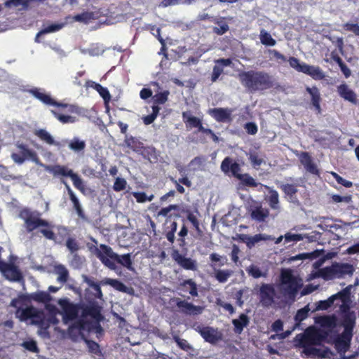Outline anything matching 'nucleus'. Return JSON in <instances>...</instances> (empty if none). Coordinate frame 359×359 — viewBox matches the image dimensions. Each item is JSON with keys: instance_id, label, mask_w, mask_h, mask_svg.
I'll use <instances>...</instances> for the list:
<instances>
[{"instance_id": "nucleus-50", "label": "nucleus", "mask_w": 359, "mask_h": 359, "mask_svg": "<svg viewBox=\"0 0 359 359\" xmlns=\"http://www.w3.org/2000/svg\"><path fill=\"white\" fill-rule=\"evenodd\" d=\"M247 271L248 274L252 276L254 278H259L260 277H266V273H263L260 269L254 264H251L248 269Z\"/></svg>"}, {"instance_id": "nucleus-24", "label": "nucleus", "mask_w": 359, "mask_h": 359, "mask_svg": "<svg viewBox=\"0 0 359 359\" xmlns=\"http://www.w3.org/2000/svg\"><path fill=\"white\" fill-rule=\"evenodd\" d=\"M46 170L54 177H71L74 173L73 170L68 168L65 165H47Z\"/></svg>"}, {"instance_id": "nucleus-36", "label": "nucleus", "mask_w": 359, "mask_h": 359, "mask_svg": "<svg viewBox=\"0 0 359 359\" xmlns=\"http://www.w3.org/2000/svg\"><path fill=\"white\" fill-rule=\"evenodd\" d=\"M267 189H269V196L267 198V202L269 203V206L272 209H277L278 208V203H279V195L276 190L272 189L269 188V187H266Z\"/></svg>"}, {"instance_id": "nucleus-54", "label": "nucleus", "mask_w": 359, "mask_h": 359, "mask_svg": "<svg viewBox=\"0 0 359 359\" xmlns=\"http://www.w3.org/2000/svg\"><path fill=\"white\" fill-rule=\"evenodd\" d=\"M249 160L255 168H258L259 166L264 163V158L260 156L257 153H251L249 156Z\"/></svg>"}, {"instance_id": "nucleus-60", "label": "nucleus", "mask_w": 359, "mask_h": 359, "mask_svg": "<svg viewBox=\"0 0 359 359\" xmlns=\"http://www.w3.org/2000/svg\"><path fill=\"white\" fill-rule=\"evenodd\" d=\"M86 283L95 291V296L98 299H102V292L100 284L90 279H87Z\"/></svg>"}, {"instance_id": "nucleus-33", "label": "nucleus", "mask_w": 359, "mask_h": 359, "mask_svg": "<svg viewBox=\"0 0 359 359\" xmlns=\"http://www.w3.org/2000/svg\"><path fill=\"white\" fill-rule=\"evenodd\" d=\"M298 185L297 184H282L279 186V188L282 190V191L287 196L290 197V199H292L295 197L296 194L298 191L297 189Z\"/></svg>"}, {"instance_id": "nucleus-13", "label": "nucleus", "mask_w": 359, "mask_h": 359, "mask_svg": "<svg viewBox=\"0 0 359 359\" xmlns=\"http://www.w3.org/2000/svg\"><path fill=\"white\" fill-rule=\"evenodd\" d=\"M177 288L180 291L179 294L183 297H186L187 294L193 298L198 297V285L191 278L180 282Z\"/></svg>"}, {"instance_id": "nucleus-45", "label": "nucleus", "mask_w": 359, "mask_h": 359, "mask_svg": "<svg viewBox=\"0 0 359 359\" xmlns=\"http://www.w3.org/2000/svg\"><path fill=\"white\" fill-rule=\"evenodd\" d=\"M168 95H169L168 90H164L163 92H160V93L155 94L152 97V100H153V102H154L153 105L158 106L159 104H165L168 101Z\"/></svg>"}, {"instance_id": "nucleus-11", "label": "nucleus", "mask_w": 359, "mask_h": 359, "mask_svg": "<svg viewBox=\"0 0 359 359\" xmlns=\"http://www.w3.org/2000/svg\"><path fill=\"white\" fill-rule=\"evenodd\" d=\"M276 291L271 284L263 283L259 288L260 302L264 307H269L274 303Z\"/></svg>"}, {"instance_id": "nucleus-8", "label": "nucleus", "mask_w": 359, "mask_h": 359, "mask_svg": "<svg viewBox=\"0 0 359 359\" xmlns=\"http://www.w3.org/2000/svg\"><path fill=\"white\" fill-rule=\"evenodd\" d=\"M189 299H190V297H187V299H184L180 298L174 299L178 311L186 316H198L201 314L204 308L201 306L194 305L193 303L188 302Z\"/></svg>"}, {"instance_id": "nucleus-23", "label": "nucleus", "mask_w": 359, "mask_h": 359, "mask_svg": "<svg viewBox=\"0 0 359 359\" xmlns=\"http://www.w3.org/2000/svg\"><path fill=\"white\" fill-rule=\"evenodd\" d=\"M301 72L310 76L315 80H322L325 78V74L319 67L303 63L300 69Z\"/></svg>"}, {"instance_id": "nucleus-25", "label": "nucleus", "mask_w": 359, "mask_h": 359, "mask_svg": "<svg viewBox=\"0 0 359 359\" xmlns=\"http://www.w3.org/2000/svg\"><path fill=\"white\" fill-rule=\"evenodd\" d=\"M0 271L4 273H9L11 276V280L19 281L22 279L20 271L13 264H8L0 259Z\"/></svg>"}, {"instance_id": "nucleus-41", "label": "nucleus", "mask_w": 359, "mask_h": 359, "mask_svg": "<svg viewBox=\"0 0 359 359\" xmlns=\"http://www.w3.org/2000/svg\"><path fill=\"white\" fill-rule=\"evenodd\" d=\"M76 22L88 23L91 20L95 19V14L92 11H85L79 14H76L73 17Z\"/></svg>"}, {"instance_id": "nucleus-64", "label": "nucleus", "mask_w": 359, "mask_h": 359, "mask_svg": "<svg viewBox=\"0 0 359 359\" xmlns=\"http://www.w3.org/2000/svg\"><path fill=\"white\" fill-rule=\"evenodd\" d=\"M346 31L352 32L355 35L359 36V25L357 23H345L343 25Z\"/></svg>"}, {"instance_id": "nucleus-37", "label": "nucleus", "mask_w": 359, "mask_h": 359, "mask_svg": "<svg viewBox=\"0 0 359 359\" xmlns=\"http://www.w3.org/2000/svg\"><path fill=\"white\" fill-rule=\"evenodd\" d=\"M125 142L128 147L137 153H140L144 147L143 143L134 137L126 138Z\"/></svg>"}, {"instance_id": "nucleus-39", "label": "nucleus", "mask_w": 359, "mask_h": 359, "mask_svg": "<svg viewBox=\"0 0 359 359\" xmlns=\"http://www.w3.org/2000/svg\"><path fill=\"white\" fill-rule=\"evenodd\" d=\"M50 111L51 114L54 116V117L56 118L60 123L63 124L73 123L76 121V118L74 116L65 115L53 109H52Z\"/></svg>"}, {"instance_id": "nucleus-21", "label": "nucleus", "mask_w": 359, "mask_h": 359, "mask_svg": "<svg viewBox=\"0 0 359 359\" xmlns=\"http://www.w3.org/2000/svg\"><path fill=\"white\" fill-rule=\"evenodd\" d=\"M269 216V210L261 205L253 206L250 209V217L257 222H264Z\"/></svg>"}, {"instance_id": "nucleus-3", "label": "nucleus", "mask_w": 359, "mask_h": 359, "mask_svg": "<svg viewBox=\"0 0 359 359\" xmlns=\"http://www.w3.org/2000/svg\"><path fill=\"white\" fill-rule=\"evenodd\" d=\"M302 287L301 279L294 276L291 269L281 270L278 288L284 297L294 302Z\"/></svg>"}, {"instance_id": "nucleus-44", "label": "nucleus", "mask_w": 359, "mask_h": 359, "mask_svg": "<svg viewBox=\"0 0 359 359\" xmlns=\"http://www.w3.org/2000/svg\"><path fill=\"white\" fill-rule=\"evenodd\" d=\"M91 87H93L98 92L100 95L104 99L105 102H108L110 100L111 95L107 88L103 87L100 83H97L95 82H92Z\"/></svg>"}, {"instance_id": "nucleus-58", "label": "nucleus", "mask_w": 359, "mask_h": 359, "mask_svg": "<svg viewBox=\"0 0 359 359\" xmlns=\"http://www.w3.org/2000/svg\"><path fill=\"white\" fill-rule=\"evenodd\" d=\"M21 346L30 352L36 353L39 352V348L34 340L25 341L22 343Z\"/></svg>"}, {"instance_id": "nucleus-59", "label": "nucleus", "mask_w": 359, "mask_h": 359, "mask_svg": "<svg viewBox=\"0 0 359 359\" xmlns=\"http://www.w3.org/2000/svg\"><path fill=\"white\" fill-rule=\"evenodd\" d=\"M70 178L73 182L74 186L79 191L84 192L85 187L82 179L76 173L74 172L72 174Z\"/></svg>"}, {"instance_id": "nucleus-4", "label": "nucleus", "mask_w": 359, "mask_h": 359, "mask_svg": "<svg viewBox=\"0 0 359 359\" xmlns=\"http://www.w3.org/2000/svg\"><path fill=\"white\" fill-rule=\"evenodd\" d=\"M320 340L318 330L313 327L307 328L304 333L298 334L294 338L296 346L303 348V353L307 355H316L318 350L313 345L318 344Z\"/></svg>"}, {"instance_id": "nucleus-32", "label": "nucleus", "mask_w": 359, "mask_h": 359, "mask_svg": "<svg viewBox=\"0 0 359 359\" xmlns=\"http://www.w3.org/2000/svg\"><path fill=\"white\" fill-rule=\"evenodd\" d=\"M19 148L22 151V154H23L26 158H30L36 164L42 165V163H41L40 159L36 151L29 149L24 144H20Z\"/></svg>"}, {"instance_id": "nucleus-2", "label": "nucleus", "mask_w": 359, "mask_h": 359, "mask_svg": "<svg viewBox=\"0 0 359 359\" xmlns=\"http://www.w3.org/2000/svg\"><path fill=\"white\" fill-rule=\"evenodd\" d=\"M95 254L101 262L111 270L116 269V262L130 271L133 270L130 253L119 255L114 252L111 247L100 244V248L95 247Z\"/></svg>"}, {"instance_id": "nucleus-28", "label": "nucleus", "mask_w": 359, "mask_h": 359, "mask_svg": "<svg viewBox=\"0 0 359 359\" xmlns=\"http://www.w3.org/2000/svg\"><path fill=\"white\" fill-rule=\"evenodd\" d=\"M62 182L65 185V187H66V189L67 190V193H68L69 196V199L72 202L74 208L76 210L78 216L80 218H81V219H86V216H85L84 212H83V210L82 209V207H81V205L80 204V202H79L78 198L76 197V196L75 195V194L74 193L72 189L70 188L69 184H67L65 181H62Z\"/></svg>"}, {"instance_id": "nucleus-14", "label": "nucleus", "mask_w": 359, "mask_h": 359, "mask_svg": "<svg viewBox=\"0 0 359 359\" xmlns=\"http://www.w3.org/2000/svg\"><path fill=\"white\" fill-rule=\"evenodd\" d=\"M356 316L354 311L342 316L341 325L344 327L343 337L348 339L353 337V329L355 326Z\"/></svg>"}, {"instance_id": "nucleus-31", "label": "nucleus", "mask_w": 359, "mask_h": 359, "mask_svg": "<svg viewBox=\"0 0 359 359\" xmlns=\"http://www.w3.org/2000/svg\"><path fill=\"white\" fill-rule=\"evenodd\" d=\"M182 116L187 128H196L199 126V123L201 121L199 118L192 116L190 111H183Z\"/></svg>"}, {"instance_id": "nucleus-10", "label": "nucleus", "mask_w": 359, "mask_h": 359, "mask_svg": "<svg viewBox=\"0 0 359 359\" xmlns=\"http://www.w3.org/2000/svg\"><path fill=\"white\" fill-rule=\"evenodd\" d=\"M172 259L182 269L185 270H197V262L190 257H186L177 249H172L171 252Z\"/></svg>"}, {"instance_id": "nucleus-35", "label": "nucleus", "mask_w": 359, "mask_h": 359, "mask_svg": "<svg viewBox=\"0 0 359 359\" xmlns=\"http://www.w3.org/2000/svg\"><path fill=\"white\" fill-rule=\"evenodd\" d=\"M35 308L33 306H28L23 309H18L17 315L20 320L25 321L31 319L35 315Z\"/></svg>"}, {"instance_id": "nucleus-49", "label": "nucleus", "mask_w": 359, "mask_h": 359, "mask_svg": "<svg viewBox=\"0 0 359 359\" xmlns=\"http://www.w3.org/2000/svg\"><path fill=\"white\" fill-rule=\"evenodd\" d=\"M32 299L37 302L44 304H46L51 300V297L49 293L43 291L38 292L33 294Z\"/></svg>"}, {"instance_id": "nucleus-51", "label": "nucleus", "mask_w": 359, "mask_h": 359, "mask_svg": "<svg viewBox=\"0 0 359 359\" xmlns=\"http://www.w3.org/2000/svg\"><path fill=\"white\" fill-rule=\"evenodd\" d=\"M334 296L330 297L326 300H321L316 303V310H327L331 307L334 302Z\"/></svg>"}, {"instance_id": "nucleus-9", "label": "nucleus", "mask_w": 359, "mask_h": 359, "mask_svg": "<svg viewBox=\"0 0 359 359\" xmlns=\"http://www.w3.org/2000/svg\"><path fill=\"white\" fill-rule=\"evenodd\" d=\"M81 317H90L97 323V328L102 330V327L99 323L103 320V316L101 313L102 307L98 303L95 301L90 302L86 305H81Z\"/></svg>"}, {"instance_id": "nucleus-47", "label": "nucleus", "mask_w": 359, "mask_h": 359, "mask_svg": "<svg viewBox=\"0 0 359 359\" xmlns=\"http://www.w3.org/2000/svg\"><path fill=\"white\" fill-rule=\"evenodd\" d=\"M151 108H152L151 114H150L147 116H145L142 118L143 123L145 125L151 124L155 121V119L157 118V116L159 114V111L161 109V108L157 105H153Z\"/></svg>"}, {"instance_id": "nucleus-22", "label": "nucleus", "mask_w": 359, "mask_h": 359, "mask_svg": "<svg viewBox=\"0 0 359 359\" xmlns=\"http://www.w3.org/2000/svg\"><path fill=\"white\" fill-rule=\"evenodd\" d=\"M301 72L310 76L315 80H322L325 78V74L319 67L303 63L300 69Z\"/></svg>"}, {"instance_id": "nucleus-55", "label": "nucleus", "mask_w": 359, "mask_h": 359, "mask_svg": "<svg viewBox=\"0 0 359 359\" xmlns=\"http://www.w3.org/2000/svg\"><path fill=\"white\" fill-rule=\"evenodd\" d=\"M169 228L170 230L165 233V238L171 244H172L175 240V234L177 231V223L175 221L172 222Z\"/></svg>"}, {"instance_id": "nucleus-63", "label": "nucleus", "mask_w": 359, "mask_h": 359, "mask_svg": "<svg viewBox=\"0 0 359 359\" xmlns=\"http://www.w3.org/2000/svg\"><path fill=\"white\" fill-rule=\"evenodd\" d=\"M127 182L125 179L117 177L114 183L113 189L115 191H121L126 189Z\"/></svg>"}, {"instance_id": "nucleus-15", "label": "nucleus", "mask_w": 359, "mask_h": 359, "mask_svg": "<svg viewBox=\"0 0 359 359\" xmlns=\"http://www.w3.org/2000/svg\"><path fill=\"white\" fill-rule=\"evenodd\" d=\"M208 113L217 122L230 123L232 121V109H231L222 107L212 108L209 109Z\"/></svg>"}, {"instance_id": "nucleus-48", "label": "nucleus", "mask_w": 359, "mask_h": 359, "mask_svg": "<svg viewBox=\"0 0 359 359\" xmlns=\"http://www.w3.org/2000/svg\"><path fill=\"white\" fill-rule=\"evenodd\" d=\"M238 179L242 182L243 185L247 187H257L259 184L252 177L247 173L238 176Z\"/></svg>"}, {"instance_id": "nucleus-42", "label": "nucleus", "mask_w": 359, "mask_h": 359, "mask_svg": "<svg viewBox=\"0 0 359 359\" xmlns=\"http://www.w3.org/2000/svg\"><path fill=\"white\" fill-rule=\"evenodd\" d=\"M352 285H348L337 292L335 294H333L334 300L337 299H340L342 302H349L350 301V296H351V291Z\"/></svg>"}, {"instance_id": "nucleus-27", "label": "nucleus", "mask_w": 359, "mask_h": 359, "mask_svg": "<svg viewBox=\"0 0 359 359\" xmlns=\"http://www.w3.org/2000/svg\"><path fill=\"white\" fill-rule=\"evenodd\" d=\"M239 238L242 242L246 244L248 248L251 249L257 243L267 240V236L262 233H258L252 236L247 234H241Z\"/></svg>"}, {"instance_id": "nucleus-53", "label": "nucleus", "mask_w": 359, "mask_h": 359, "mask_svg": "<svg viewBox=\"0 0 359 359\" xmlns=\"http://www.w3.org/2000/svg\"><path fill=\"white\" fill-rule=\"evenodd\" d=\"M179 210V205L176 204L170 205L168 207L163 208L160 210V211L158 212V216H162L164 217H167V221L168 219H170L171 215L170 212L172 210Z\"/></svg>"}, {"instance_id": "nucleus-6", "label": "nucleus", "mask_w": 359, "mask_h": 359, "mask_svg": "<svg viewBox=\"0 0 359 359\" xmlns=\"http://www.w3.org/2000/svg\"><path fill=\"white\" fill-rule=\"evenodd\" d=\"M27 92L46 105L55 106L62 109H67V111L69 113L76 111V107L74 105L61 103L55 101L49 94L46 93L43 89L33 88L29 89Z\"/></svg>"}, {"instance_id": "nucleus-57", "label": "nucleus", "mask_w": 359, "mask_h": 359, "mask_svg": "<svg viewBox=\"0 0 359 359\" xmlns=\"http://www.w3.org/2000/svg\"><path fill=\"white\" fill-rule=\"evenodd\" d=\"M310 309L309 306H306L304 308L299 309L294 316V319L297 322H302L304 320L309 316Z\"/></svg>"}, {"instance_id": "nucleus-56", "label": "nucleus", "mask_w": 359, "mask_h": 359, "mask_svg": "<svg viewBox=\"0 0 359 359\" xmlns=\"http://www.w3.org/2000/svg\"><path fill=\"white\" fill-rule=\"evenodd\" d=\"M231 276V272L228 270H217L215 272V278L219 282V283H226L228 280V278Z\"/></svg>"}, {"instance_id": "nucleus-7", "label": "nucleus", "mask_w": 359, "mask_h": 359, "mask_svg": "<svg viewBox=\"0 0 359 359\" xmlns=\"http://www.w3.org/2000/svg\"><path fill=\"white\" fill-rule=\"evenodd\" d=\"M58 304L62 309L65 323H67L77 318L79 310L81 309L80 304H74L67 299H60Z\"/></svg>"}, {"instance_id": "nucleus-5", "label": "nucleus", "mask_w": 359, "mask_h": 359, "mask_svg": "<svg viewBox=\"0 0 359 359\" xmlns=\"http://www.w3.org/2000/svg\"><path fill=\"white\" fill-rule=\"evenodd\" d=\"M20 217L24 220L25 228L28 232H32L40 226L50 227V226L48 221L41 218L38 212L23 209L20 212Z\"/></svg>"}, {"instance_id": "nucleus-62", "label": "nucleus", "mask_w": 359, "mask_h": 359, "mask_svg": "<svg viewBox=\"0 0 359 359\" xmlns=\"http://www.w3.org/2000/svg\"><path fill=\"white\" fill-rule=\"evenodd\" d=\"M66 246L68 250L74 253L79 250V245L77 241L74 238H68L66 241Z\"/></svg>"}, {"instance_id": "nucleus-43", "label": "nucleus", "mask_w": 359, "mask_h": 359, "mask_svg": "<svg viewBox=\"0 0 359 359\" xmlns=\"http://www.w3.org/2000/svg\"><path fill=\"white\" fill-rule=\"evenodd\" d=\"M56 273L58 275L57 280L58 282L65 283L67 281L69 278V271L63 265H58L55 268Z\"/></svg>"}, {"instance_id": "nucleus-29", "label": "nucleus", "mask_w": 359, "mask_h": 359, "mask_svg": "<svg viewBox=\"0 0 359 359\" xmlns=\"http://www.w3.org/2000/svg\"><path fill=\"white\" fill-rule=\"evenodd\" d=\"M337 278H343L346 275L351 276L354 271L353 265L348 263L334 264Z\"/></svg>"}, {"instance_id": "nucleus-38", "label": "nucleus", "mask_w": 359, "mask_h": 359, "mask_svg": "<svg viewBox=\"0 0 359 359\" xmlns=\"http://www.w3.org/2000/svg\"><path fill=\"white\" fill-rule=\"evenodd\" d=\"M259 39L261 43L264 46H273L276 43V40L264 29H262L260 31Z\"/></svg>"}, {"instance_id": "nucleus-1", "label": "nucleus", "mask_w": 359, "mask_h": 359, "mask_svg": "<svg viewBox=\"0 0 359 359\" xmlns=\"http://www.w3.org/2000/svg\"><path fill=\"white\" fill-rule=\"evenodd\" d=\"M238 77L241 84L251 93L266 90L274 86L273 76L264 71L242 72Z\"/></svg>"}, {"instance_id": "nucleus-19", "label": "nucleus", "mask_w": 359, "mask_h": 359, "mask_svg": "<svg viewBox=\"0 0 359 359\" xmlns=\"http://www.w3.org/2000/svg\"><path fill=\"white\" fill-rule=\"evenodd\" d=\"M221 169L224 172H231L232 175L238 179V176L242 175L241 174L240 165L236 162H233L230 157H226L222 162Z\"/></svg>"}, {"instance_id": "nucleus-40", "label": "nucleus", "mask_w": 359, "mask_h": 359, "mask_svg": "<svg viewBox=\"0 0 359 359\" xmlns=\"http://www.w3.org/2000/svg\"><path fill=\"white\" fill-rule=\"evenodd\" d=\"M320 276L325 280H332L337 278L334 264L330 266H327L320 271Z\"/></svg>"}, {"instance_id": "nucleus-26", "label": "nucleus", "mask_w": 359, "mask_h": 359, "mask_svg": "<svg viewBox=\"0 0 359 359\" xmlns=\"http://www.w3.org/2000/svg\"><path fill=\"white\" fill-rule=\"evenodd\" d=\"M34 135L46 143L50 145H55L58 147L64 146L65 144L67 142V140L63 141V143L55 141L51 135L45 129L36 130L34 131Z\"/></svg>"}, {"instance_id": "nucleus-30", "label": "nucleus", "mask_w": 359, "mask_h": 359, "mask_svg": "<svg viewBox=\"0 0 359 359\" xmlns=\"http://www.w3.org/2000/svg\"><path fill=\"white\" fill-rule=\"evenodd\" d=\"M250 323L248 316L245 313H241L239 318L233 319L232 324L234 326V332L237 334H241L244 327H247Z\"/></svg>"}, {"instance_id": "nucleus-16", "label": "nucleus", "mask_w": 359, "mask_h": 359, "mask_svg": "<svg viewBox=\"0 0 359 359\" xmlns=\"http://www.w3.org/2000/svg\"><path fill=\"white\" fill-rule=\"evenodd\" d=\"M337 92L338 95L344 100L354 104L358 103L356 93L352 89H351L346 83H343L339 85L337 87Z\"/></svg>"}, {"instance_id": "nucleus-46", "label": "nucleus", "mask_w": 359, "mask_h": 359, "mask_svg": "<svg viewBox=\"0 0 359 359\" xmlns=\"http://www.w3.org/2000/svg\"><path fill=\"white\" fill-rule=\"evenodd\" d=\"M69 147L75 152H80L84 150L86 143L83 140H80L77 137H74L69 142Z\"/></svg>"}, {"instance_id": "nucleus-52", "label": "nucleus", "mask_w": 359, "mask_h": 359, "mask_svg": "<svg viewBox=\"0 0 359 359\" xmlns=\"http://www.w3.org/2000/svg\"><path fill=\"white\" fill-rule=\"evenodd\" d=\"M215 24L218 25L219 27H213V32L217 35H222L229 31V27L226 22H222V20H216Z\"/></svg>"}, {"instance_id": "nucleus-12", "label": "nucleus", "mask_w": 359, "mask_h": 359, "mask_svg": "<svg viewBox=\"0 0 359 359\" xmlns=\"http://www.w3.org/2000/svg\"><path fill=\"white\" fill-rule=\"evenodd\" d=\"M195 330L198 332L204 340L210 344H215L222 339V334L217 329L209 326L198 325Z\"/></svg>"}, {"instance_id": "nucleus-61", "label": "nucleus", "mask_w": 359, "mask_h": 359, "mask_svg": "<svg viewBox=\"0 0 359 359\" xmlns=\"http://www.w3.org/2000/svg\"><path fill=\"white\" fill-rule=\"evenodd\" d=\"M187 234H188V229L185 224H183L180 231L178 233V236L180 238L177 239V241L179 243L180 247L184 248L185 246L186 242L184 240V237L187 236Z\"/></svg>"}, {"instance_id": "nucleus-18", "label": "nucleus", "mask_w": 359, "mask_h": 359, "mask_svg": "<svg viewBox=\"0 0 359 359\" xmlns=\"http://www.w3.org/2000/svg\"><path fill=\"white\" fill-rule=\"evenodd\" d=\"M215 65L213 67L211 74V81L212 83L217 81L219 76L224 72V67L230 66L232 61L230 58H220L215 61Z\"/></svg>"}, {"instance_id": "nucleus-34", "label": "nucleus", "mask_w": 359, "mask_h": 359, "mask_svg": "<svg viewBox=\"0 0 359 359\" xmlns=\"http://www.w3.org/2000/svg\"><path fill=\"white\" fill-rule=\"evenodd\" d=\"M105 284L111 286L117 291L128 293L129 288L121 281L117 279L107 278L104 282Z\"/></svg>"}, {"instance_id": "nucleus-20", "label": "nucleus", "mask_w": 359, "mask_h": 359, "mask_svg": "<svg viewBox=\"0 0 359 359\" xmlns=\"http://www.w3.org/2000/svg\"><path fill=\"white\" fill-rule=\"evenodd\" d=\"M301 163L304 166L306 170L311 174L318 175L319 171L316 165L313 162L312 158L309 153L302 151L299 156Z\"/></svg>"}, {"instance_id": "nucleus-17", "label": "nucleus", "mask_w": 359, "mask_h": 359, "mask_svg": "<svg viewBox=\"0 0 359 359\" xmlns=\"http://www.w3.org/2000/svg\"><path fill=\"white\" fill-rule=\"evenodd\" d=\"M306 91L309 94L311 97V104L317 114H321L322 109L320 102L322 101L320 90L316 86L312 87L306 86Z\"/></svg>"}]
</instances>
